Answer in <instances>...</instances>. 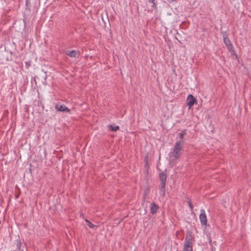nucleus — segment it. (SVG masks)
Here are the masks:
<instances>
[{"mask_svg": "<svg viewBox=\"0 0 251 251\" xmlns=\"http://www.w3.org/2000/svg\"><path fill=\"white\" fill-rule=\"evenodd\" d=\"M182 142H176L173 151L169 154V161L171 163H175L179 159L183 151Z\"/></svg>", "mask_w": 251, "mask_h": 251, "instance_id": "f257e3e1", "label": "nucleus"}, {"mask_svg": "<svg viewBox=\"0 0 251 251\" xmlns=\"http://www.w3.org/2000/svg\"><path fill=\"white\" fill-rule=\"evenodd\" d=\"M192 241L191 237H186L184 242L183 251H193Z\"/></svg>", "mask_w": 251, "mask_h": 251, "instance_id": "f03ea898", "label": "nucleus"}, {"mask_svg": "<svg viewBox=\"0 0 251 251\" xmlns=\"http://www.w3.org/2000/svg\"><path fill=\"white\" fill-rule=\"evenodd\" d=\"M200 212L201 213L199 216V219L201 225L202 226H206L207 224V219L205 211L204 209H201Z\"/></svg>", "mask_w": 251, "mask_h": 251, "instance_id": "7ed1b4c3", "label": "nucleus"}, {"mask_svg": "<svg viewBox=\"0 0 251 251\" xmlns=\"http://www.w3.org/2000/svg\"><path fill=\"white\" fill-rule=\"evenodd\" d=\"M196 102V99L193 95H189L187 99V104L189 106V109H190L194 104Z\"/></svg>", "mask_w": 251, "mask_h": 251, "instance_id": "20e7f679", "label": "nucleus"}, {"mask_svg": "<svg viewBox=\"0 0 251 251\" xmlns=\"http://www.w3.org/2000/svg\"><path fill=\"white\" fill-rule=\"evenodd\" d=\"M224 42L228 50L231 52L234 53V50L229 39L228 38H225L224 39Z\"/></svg>", "mask_w": 251, "mask_h": 251, "instance_id": "39448f33", "label": "nucleus"}, {"mask_svg": "<svg viewBox=\"0 0 251 251\" xmlns=\"http://www.w3.org/2000/svg\"><path fill=\"white\" fill-rule=\"evenodd\" d=\"M55 108L59 111L60 112H66L68 113H69L70 112V110L65 105H59L58 104H56L55 105Z\"/></svg>", "mask_w": 251, "mask_h": 251, "instance_id": "423d86ee", "label": "nucleus"}, {"mask_svg": "<svg viewBox=\"0 0 251 251\" xmlns=\"http://www.w3.org/2000/svg\"><path fill=\"white\" fill-rule=\"evenodd\" d=\"M79 52L77 50H68L66 53L67 55L71 57H79Z\"/></svg>", "mask_w": 251, "mask_h": 251, "instance_id": "0eeeda50", "label": "nucleus"}, {"mask_svg": "<svg viewBox=\"0 0 251 251\" xmlns=\"http://www.w3.org/2000/svg\"><path fill=\"white\" fill-rule=\"evenodd\" d=\"M159 177L161 181V188H164L165 187V181H166V176L164 174L161 173L159 175Z\"/></svg>", "mask_w": 251, "mask_h": 251, "instance_id": "6e6552de", "label": "nucleus"}, {"mask_svg": "<svg viewBox=\"0 0 251 251\" xmlns=\"http://www.w3.org/2000/svg\"><path fill=\"white\" fill-rule=\"evenodd\" d=\"M149 160L147 156H146L145 158V172L146 173V175H148L149 173Z\"/></svg>", "mask_w": 251, "mask_h": 251, "instance_id": "1a4fd4ad", "label": "nucleus"}, {"mask_svg": "<svg viewBox=\"0 0 251 251\" xmlns=\"http://www.w3.org/2000/svg\"><path fill=\"white\" fill-rule=\"evenodd\" d=\"M158 209V206L155 203H152L151 207V212L152 214H154L157 212Z\"/></svg>", "mask_w": 251, "mask_h": 251, "instance_id": "9d476101", "label": "nucleus"}, {"mask_svg": "<svg viewBox=\"0 0 251 251\" xmlns=\"http://www.w3.org/2000/svg\"><path fill=\"white\" fill-rule=\"evenodd\" d=\"M186 131L185 130H183L181 133H180L179 134L180 140L177 141L176 142H180L181 141V142H182L183 145L184 143V136L186 135Z\"/></svg>", "mask_w": 251, "mask_h": 251, "instance_id": "9b49d317", "label": "nucleus"}, {"mask_svg": "<svg viewBox=\"0 0 251 251\" xmlns=\"http://www.w3.org/2000/svg\"><path fill=\"white\" fill-rule=\"evenodd\" d=\"M85 221L86 222V223L87 224V225L90 227V228H93L94 227H95L96 226L95 225H94V224H92L89 220H88L87 219H85Z\"/></svg>", "mask_w": 251, "mask_h": 251, "instance_id": "f8f14e48", "label": "nucleus"}, {"mask_svg": "<svg viewBox=\"0 0 251 251\" xmlns=\"http://www.w3.org/2000/svg\"><path fill=\"white\" fill-rule=\"evenodd\" d=\"M110 129L112 131H116L119 129V126H113L112 125H110Z\"/></svg>", "mask_w": 251, "mask_h": 251, "instance_id": "ddd939ff", "label": "nucleus"}, {"mask_svg": "<svg viewBox=\"0 0 251 251\" xmlns=\"http://www.w3.org/2000/svg\"><path fill=\"white\" fill-rule=\"evenodd\" d=\"M188 204H189V206L191 209V211H192L193 210V205L191 204V202L190 201H188Z\"/></svg>", "mask_w": 251, "mask_h": 251, "instance_id": "4468645a", "label": "nucleus"}, {"mask_svg": "<svg viewBox=\"0 0 251 251\" xmlns=\"http://www.w3.org/2000/svg\"><path fill=\"white\" fill-rule=\"evenodd\" d=\"M223 37L224 39H225V38H228L227 34L226 32H224L223 33Z\"/></svg>", "mask_w": 251, "mask_h": 251, "instance_id": "2eb2a0df", "label": "nucleus"}, {"mask_svg": "<svg viewBox=\"0 0 251 251\" xmlns=\"http://www.w3.org/2000/svg\"><path fill=\"white\" fill-rule=\"evenodd\" d=\"M160 194L162 195H164L165 189H160Z\"/></svg>", "mask_w": 251, "mask_h": 251, "instance_id": "dca6fc26", "label": "nucleus"}, {"mask_svg": "<svg viewBox=\"0 0 251 251\" xmlns=\"http://www.w3.org/2000/svg\"><path fill=\"white\" fill-rule=\"evenodd\" d=\"M149 0L150 2H151L152 3V4H153V6H154V4H155V3H154V0Z\"/></svg>", "mask_w": 251, "mask_h": 251, "instance_id": "f3484780", "label": "nucleus"}, {"mask_svg": "<svg viewBox=\"0 0 251 251\" xmlns=\"http://www.w3.org/2000/svg\"><path fill=\"white\" fill-rule=\"evenodd\" d=\"M169 2H172L174 1H175L176 0H167Z\"/></svg>", "mask_w": 251, "mask_h": 251, "instance_id": "a211bd4d", "label": "nucleus"}, {"mask_svg": "<svg viewBox=\"0 0 251 251\" xmlns=\"http://www.w3.org/2000/svg\"><path fill=\"white\" fill-rule=\"evenodd\" d=\"M20 244H21V243H20V245H18V248L19 249H20Z\"/></svg>", "mask_w": 251, "mask_h": 251, "instance_id": "6ab92c4d", "label": "nucleus"}]
</instances>
